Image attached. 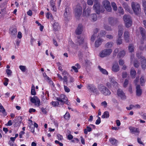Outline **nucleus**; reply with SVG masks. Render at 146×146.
Masks as SVG:
<instances>
[{"instance_id": "nucleus-32", "label": "nucleus", "mask_w": 146, "mask_h": 146, "mask_svg": "<svg viewBox=\"0 0 146 146\" xmlns=\"http://www.w3.org/2000/svg\"><path fill=\"white\" fill-rule=\"evenodd\" d=\"M64 117L66 120H68L70 117V115L69 112H66L65 114L64 115Z\"/></svg>"}, {"instance_id": "nucleus-35", "label": "nucleus", "mask_w": 146, "mask_h": 146, "mask_svg": "<svg viewBox=\"0 0 146 146\" xmlns=\"http://www.w3.org/2000/svg\"><path fill=\"white\" fill-rule=\"evenodd\" d=\"M140 30L141 33V34L142 37L143 38L145 36V30L142 27L140 28Z\"/></svg>"}, {"instance_id": "nucleus-42", "label": "nucleus", "mask_w": 146, "mask_h": 146, "mask_svg": "<svg viewBox=\"0 0 146 146\" xmlns=\"http://www.w3.org/2000/svg\"><path fill=\"white\" fill-rule=\"evenodd\" d=\"M4 82L3 83V84L5 86H6L8 84V82L9 81V79L8 78H4Z\"/></svg>"}, {"instance_id": "nucleus-28", "label": "nucleus", "mask_w": 146, "mask_h": 146, "mask_svg": "<svg viewBox=\"0 0 146 146\" xmlns=\"http://www.w3.org/2000/svg\"><path fill=\"white\" fill-rule=\"evenodd\" d=\"M109 115L108 111H105L102 115V117L103 118H107L109 117Z\"/></svg>"}, {"instance_id": "nucleus-9", "label": "nucleus", "mask_w": 146, "mask_h": 146, "mask_svg": "<svg viewBox=\"0 0 146 146\" xmlns=\"http://www.w3.org/2000/svg\"><path fill=\"white\" fill-rule=\"evenodd\" d=\"M30 100L32 103L34 104L35 105L37 106H39L40 104V100L36 96H34L33 97H30Z\"/></svg>"}, {"instance_id": "nucleus-58", "label": "nucleus", "mask_w": 146, "mask_h": 146, "mask_svg": "<svg viewBox=\"0 0 146 146\" xmlns=\"http://www.w3.org/2000/svg\"><path fill=\"white\" fill-rule=\"evenodd\" d=\"M72 69L74 70L76 72H78V68H77L75 66H73L72 67Z\"/></svg>"}, {"instance_id": "nucleus-36", "label": "nucleus", "mask_w": 146, "mask_h": 146, "mask_svg": "<svg viewBox=\"0 0 146 146\" xmlns=\"http://www.w3.org/2000/svg\"><path fill=\"white\" fill-rule=\"evenodd\" d=\"M125 54V52L123 50L119 52L118 55V56L119 58H121L123 57Z\"/></svg>"}, {"instance_id": "nucleus-19", "label": "nucleus", "mask_w": 146, "mask_h": 146, "mask_svg": "<svg viewBox=\"0 0 146 146\" xmlns=\"http://www.w3.org/2000/svg\"><path fill=\"white\" fill-rule=\"evenodd\" d=\"M84 39L83 38H78L76 44L77 45H81L84 44Z\"/></svg>"}, {"instance_id": "nucleus-44", "label": "nucleus", "mask_w": 146, "mask_h": 146, "mask_svg": "<svg viewBox=\"0 0 146 146\" xmlns=\"http://www.w3.org/2000/svg\"><path fill=\"white\" fill-rule=\"evenodd\" d=\"M118 11L122 15L124 13V11L123 9L121 7H118Z\"/></svg>"}, {"instance_id": "nucleus-34", "label": "nucleus", "mask_w": 146, "mask_h": 146, "mask_svg": "<svg viewBox=\"0 0 146 146\" xmlns=\"http://www.w3.org/2000/svg\"><path fill=\"white\" fill-rule=\"evenodd\" d=\"M19 69L23 72H25L26 71L27 68L26 66H25L20 65L19 66Z\"/></svg>"}, {"instance_id": "nucleus-50", "label": "nucleus", "mask_w": 146, "mask_h": 146, "mask_svg": "<svg viewBox=\"0 0 146 146\" xmlns=\"http://www.w3.org/2000/svg\"><path fill=\"white\" fill-rule=\"evenodd\" d=\"M46 18L48 19H49L50 18V17L52 18V15L51 13H48V12L47 13H46Z\"/></svg>"}, {"instance_id": "nucleus-21", "label": "nucleus", "mask_w": 146, "mask_h": 146, "mask_svg": "<svg viewBox=\"0 0 146 146\" xmlns=\"http://www.w3.org/2000/svg\"><path fill=\"white\" fill-rule=\"evenodd\" d=\"M17 33V29L15 28H11L9 29V33L12 35L16 34Z\"/></svg>"}, {"instance_id": "nucleus-20", "label": "nucleus", "mask_w": 146, "mask_h": 146, "mask_svg": "<svg viewBox=\"0 0 146 146\" xmlns=\"http://www.w3.org/2000/svg\"><path fill=\"white\" fill-rule=\"evenodd\" d=\"M129 129L130 132L133 133H139V129L137 128L131 127H129Z\"/></svg>"}, {"instance_id": "nucleus-63", "label": "nucleus", "mask_w": 146, "mask_h": 146, "mask_svg": "<svg viewBox=\"0 0 146 146\" xmlns=\"http://www.w3.org/2000/svg\"><path fill=\"white\" fill-rule=\"evenodd\" d=\"M57 78L60 81L63 80V78L62 76L59 74H57Z\"/></svg>"}, {"instance_id": "nucleus-27", "label": "nucleus", "mask_w": 146, "mask_h": 146, "mask_svg": "<svg viewBox=\"0 0 146 146\" xmlns=\"http://www.w3.org/2000/svg\"><path fill=\"white\" fill-rule=\"evenodd\" d=\"M129 32L128 31H125L124 33V37L125 40L127 42L129 41Z\"/></svg>"}, {"instance_id": "nucleus-37", "label": "nucleus", "mask_w": 146, "mask_h": 146, "mask_svg": "<svg viewBox=\"0 0 146 146\" xmlns=\"http://www.w3.org/2000/svg\"><path fill=\"white\" fill-rule=\"evenodd\" d=\"M111 6L113 8V10L114 11H116L117 9V7L115 3L113 2L111 3Z\"/></svg>"}, {"instance_id": "nucleus-22", "label": "nucleus", "mask_w": 146, "mask_h": 146, "mask_svg": "<svg viewBox=\"0 0 146 146\" xmlns=\"http://www.w3.org/2000/svg\"><path fill=\"white\" fill-rule=\"evenodd\" d=\"M50 6L52 10L54 11H56V9L55 6V3L53 0H51L50 1Z\"/></svg>"}, {"instance_id": "nucleus-64", "label": "nucleus", "mask_w": 146, "mask_h": 146, "mask_svg": "<svg viewBox=\"0 0 146 146\" xmlns=\"http://www.w3.org/2000/svg\"><path fill=\"white\" fill-rule=\"evenodd\" d=\"M35 109L33 108H30L29 110V112L31 113L32 112H35Z\"/></svg>"}, {"instance_id": "nucleus-13", "label": "nucleus", "mask_w": 146, "mask_h": 146, "mask_svg": "<svg viewBox=\"0 0 146 146\" xmlns=\"http://www.w3.org/2000/svg\"><path fill=\"white\" fill-rule=\"evenodd\" d=\"M117 94L118 96L122 100L126 99V96L125 93L120 89H118L117 91Z\"/></svg>"}, {"instance_id": "nucleus-46", "label": "nucleus", "mask_w": 146, "mask_h": 146, "mask_svg": "<svg viewBox=\"0 0 146 146\" xmlns=\"http://www.w3.org/2000/svg\"><path fill=\"white\" fill-rule=\"evenodd\" d=\"M51 104L54 106H58L59 104L58 102H51Z\"/></svg>"}, {"instance_id": "nucleus-24", "label": "nucleus", "mask_w": 146, "mask_h": 146, "mask_svg": "<svg viewBox=\"0 0 146 146\" xmlns=\"http://www.w3.org/2000/svg\"><path fill=\"white\" fill-rule=\"evenodd\" d=\"M90 13V9H88L86 11H84L83 13V15L84 17H88L89 14Z\"/></svg>"}, {"instance_id": "nucleus-40", "label": "nucleus", "mask_w": 146, "mask_h": 146, "mask_svg": "<svg viewBox=\"0 0 146 146\" xmlns=\"http://www.w3.org/2000/svg\"><path fill=\"white\" fill-rule=\"evenodd\" d=\"M49 99L48 97H46V96H44L42 99V101L43 103L46 102H47V100Z\"/></svg>"}, {"instance_id": "nucleus-62", "label": "nucleus", "mask_w": 146, "mask_h": 146, "mask_svg": "<svg viewBox=\"0 0 146 146\" xmlns=\"http://www.w3.org/2000/svg\"><path fill=\"white\" fill-rule=\"evenodd\" d=\"M128 84V81L127 80H125L124 81L123 84V86L124 87H126Z\"/></svg>"}, {"instance_id": "nucleus-31", "label": "nucleus", "mask_w": 146, "mask_h": 146, "mask_svg": "<svg viewBox=\"0 0 146 146\" xmlns=\"http://www.w3.org/2000/svg\"><path fill=\"white\" fill-rule=\"evenodd\" d=\"M136 72L133 68H131L130 71V75L132 77L134 78Z\"/></svg>"}, {"instance_id": "nucleus-18", "label": "nucleus", "mask_w": 146, "mask_h": 146, "mask_svg": "<svg viewBox=\"0 0 146 146\" xmlns=\"http://www.w3.org/2000/svg\"><path fill=\"white\" fill-rule=\"evenodd\" d=\"M136 95L138 96H141L142 93L141 90L140 88V87L139 85H137L136 86Z\"/></svg>"}, {"instance_id": "nucleus-4", "label": "nucleus", "mask_w": 146, "mask_h": 146, "mask_svg": "<svg viewBox=\"0 0 146 146\" xmlns=\"http://www.w3.org/2000/svg\"><path fill=\"white\" fill-rule=\"evenodd\" d=\"M131 6L135 14H138L140 13L141 11L140 6L138 3L132 2L131 3Z\"/></svg>"}, {"instance_id": "nucleus-49", "label": "nucleus", "mask_w": 146, "mask_h": 146, "mask_svg": "<svg viewBox=\"0 0 146 146\" xmlns=\"http://www.w3.org/2000/svg\"><path fill=\"white\" fill-rule=\"evenodd\" d=\"M112 46V44L111 42H108L106 45V47L107 48L111 47Z\"/></svg>"}, {"instance_id": "nucleus-60", "label": "nucleus", "mask_w": 146, "mask_h": 146, "mask_svg": "<svg viewBox=\"0 0 146 146\" xmlns=\"http://www.w3.org/2000/svg\"><path fill=\"white\" fill-rule=\"evenodd\" d=\"M25 133V132L23 131H21L19 134V137L20 138H22L23 137V135Z\"/></svg>"}, {"instance_id": "nucleus-52", "label": "nucleus", "mask_w": 146, "mask_h": 146, "mask_svg": "<svg viewBox=\"0 0 146 146\" xmlns=\"http://www.w3.org/2000/svg\"><path fill=\"white\" fill-rule=\"evenodd\" d=\"M134 66L135 67H138L139 65V64L138 63V62L137 60H135V61H134Z\"/></svg>"}, {"instance_id": "nucleus-61", "label": "nucleus", "mask_w": 146, "mask_h": 146, "mask_svg": "<svg viewBox=\"0 0 146 146\" xmlns=\"http://www.w3.org/2000/svg\"><path fill=\"white\" fill-rule=\"evenodd\" d=\"M81 141L82 144L83 145L85 144V140L83 138V137L82 136L80 137Z\"/></svg>"}, {"instance_id": "nucleus-25", "label": "nucleus", "mask_w": 146, "mask_h": 146, "mask_svg": "<svg viewBox=\"0 0 146 146\" xmlns=\"http://www.w3.org/2000/svg\"><path fill=\"white\" fill-rule=\"evenodd\" d=\"M123 7L127 11L130 12V8L126 3H124L123 4Z\"/></svg>"}, {"instance_id": "nucleus-2", "label": "nucleus", "mask_w": 146, "mask_h": 146, "mask_svg": "<svg viewBox=\"0 0 146 146\" xmlns=\"http://www.w3.org/2000/svg\"><path fill=\"white\" fill-rule=\"evenodd\" d=\"M109 78V81L106 83V86L110 88H116L117 87L118 84L115 80L114 78L110 76Z\"/></svg>"}, {"instance_id": "nucleus-51", "label": "nucleus", "mask_w": 146, "mask_h": 146, "mask_svg": "<svg viewBox=\"0 0 146 146\" xmlns=\"http://www.w3.org/2000/svg\"><path fill=\"white\" fill-rule=\"evenodd\" d=\"M101 122V119L99 117H98V118L96 121V124L99 125Z\"/></svg>"}, {"instance_id": "nucleus-7", "label": "nucleus", "mask_w": 146, "mask_h": 146, "mask_svg": "<svg viewBox=\"0 0 146 146\" xmlns=\"http://www.w3.org/2000/svg\"><path fill=\"white\" fill-rule=\"evenodd\" d=\"M82 8L80 5L78 4L74 9V12L76 17H79L82 13Z\"/></svg>"}, {"instance_id": "nucleus-59", "label": "nucleus", "mask_w": 146, "mask_h": 146, "mask_svg": "<svg viewBox=\"0 0 146 146\" xmlns=\"http://www.w3.org/2000/svg\"><path fill=\"white\" fill-rule=\"evenodd\" d=\"M62 74L64 76H68L69 75L68 73L66 71H64L62 72Z\"/></svg>"}, {"instance_id": "nucleus-3", "label": "nucleus", "mask_w": 146, "mask_h": 146, "mask_svg": "<svg viewBox=\"0 0 146 146\" xmlns=\"http://www.w3.org/2000/svg\"><path fill=\"white\" fill-rule=\"evenodd\" d=\"M98 88L101 92L105 96L109 95L111 94V92L108 89L102 84L99 85Z\"/></svg>"}, {"instance_id": "nucleus-56", "label": "nucleus", "mask_w": 146, "mask_h": 146, "mask_svg": "<svg viewBox=\"0 0 146 146\" xmlns=\"http://www.w3.org/2000/svg\"><path fill=\"white\" fill-rule=\"evenodd\" d=\"M12 124V123L11 120H9L8 121L7 123L5 124L6 126H11Z\"/></svg>"}, {"instance_id": "nucleus-6", "label": "nucleus", "mask_w": 146, "mask_h": 146, "mask_svg": "<svg viewBox=\"0 0 146 146\" xmlns=\"http://www.w3.org/2000/svg\"><path fill=\"white\" fill-rule=\"evenodd\" d=\"M125 26L127 27H130L132 24V21L130 16L125 15L123 17Z\"/></svg>"}, {"instance_id": "nucleus-33", "label": "nucleus", "mask_w": 146, "mask_h": 146, "mask_svg": "<svg viewBox=\"0 0 146 146\" xmlns=\"http://www.w3.org/2000/svg\"><path fill=\"white\" fill-rule=\"evenodd\" d=\"M35 86L33 85H32L31 87V93L32 95H36V92L35 90Z\"/></svg>"}, {"instance_id": "nucleus-10", "label": "nucleus", "mask_w": 146, "mask_h": 146, "mask_svg": "<svg viewBox=\"0 0 146 146\" xmlns=\"http://www.w3.org/2000/svg\"><path fill=\"white\" fill-rule=\"evenodd\" d=\"M112 52V50L111 49H104L100 53V56L101 57H104L109 55Z\"/></svg>"}, {"instance_id": "nucleus-23", "label": "nucleus", "mask_w": 146, "mask_h": 146, "mask_svg": "<svg viewBox=\"0 0 146 146\" xmlns=\"http://www.w3.org/2000/svg\"><path fill=\"white\" fill-rule=\"evenodd\" d=\"M111 143L113 145H115L118 143L117 141L113 137H111L109 139Z\"/></svg>"}, {"instance_id": "nucleus-39", "label": "nucleus", "mask_w": 146, "mask_h": 146, "mask_svg": "<svg viewBox=\"0 0 146 146\" xmlns=\"http://www.w3.org/2000/svg\"><path fill=\"white\" fill-rule=\"evenodd\" d=\"M140 82L141 86H143L145 82V80L144 79L143 76H142L141 77L140 80Z\"/></svg>"}, {"instance_id": "nucleus-38", "label": "nucleus", "mask_w": 146, "mask_h": 146, "mask_svg": "<svg viewBox=\"0 0 146 146\" xmlns=\"http://www.w3.org/2000/svg\"><path fill=\"white\" fill-rule=\"evenodd\" d=\"M123 30L122 29H119L118 31V37L119 38H120L123 34Z\"/></svg>"}, {"instance_id": "nucleus-11", "label": "nucleus", "mask_w": 146, "mask_h": 146, "mask_svg": "<svg viewBox=\"0 0 146 146\" xmlns=\"http://www.w3.org/2000/svg\"><path fill=\"white\" fill-rule=\"evenodd\" d=\"M87 88L89 91L91 92L98 93L97 88L92 84H88L87 86Z\"/></svg>"}, {"instance_id": "nucleus-12", "label": "nucleus", "mask_w": 146, "mask_h": 146, "mask_svg": "<svg viewBox=\"0 0 146 146\" xmlns=\"http://www.w3.org/2000/svg\"><path fill=\"white\" fill-rule=\"evenodd\" d=\"M103 5L108 12H110L112 10L110 3L109 1L106 0L103 2Z\"/></svg>"}, {"instance_id": "nucleus-43", "label": "nucleus", "mask_w": 146, "mask_h": 146, "mask_svg": "<svg viewBox=\"0 0 146 146\" xmlns=\"http://www.w3.org/2000/svg\"><path fill=\"white\" fill-rule=\"evenodd\" d=\"M64 89L66 92L68 93L70 92V90L69 88L65 85H64Z\"/></svg>"}, {"instance_id": "nucleus-54", "label": "nucleus", "mask_w": 146, "mask_h": 146, "mask_svg": "<svg viewBox=\"0 0 146 146\" xmlns=\"http://www.w3.org/2000/svg\"><path fill=\"white\" fill-rule=\"evenodd\" d=\"M57 139L58 140H61L63 139V137L62 135L59 134H58L57 135Z\"/></svg>"}, {"instance_id": "nucleus-53", "label": "nucleus", "mask_w": 146, "mask_h": 146, "mask_svg": "<svg viewBox=\"0 0 146 146\" xmlns=\"http://www.w3.org/2000/svg\"><path fill=\"white\" fill-rule=\"evenodd\" d=\"M135 105H131L129 107H127V109L128 110H130L132 109L135 108Z\"/></svg>"}, {"instance_id": "nucleus-57", "label": "nucleus", "mask_w": 146, "mask_h": 146, "mask_svg": "<svg viewBox=\"0 0 146 146\" xmlns=\"http://www.w3.org/2000/svg\"><path fill=\"white\" fill-rule=\"evenodd\" d=\"M104 28L108 31H109L111 30L110 27L107 25H105L104 26Z\"/></svg>"}, {"instance_id": "nucleus-15", "label": "nucleus", "mask_w": 146, "mask_h": 146, "mask_svg": "<svg viewBox=\"0 0 146 146\" xmlns=\"http://www.w3.org/2000/svg\"><path fill=\"white\" fill-rule=\"evenodd\" d=\"M83 30V27L81 24L78 25L77 28L76 29L75 32L77 35L81 34Z\"/></svg>"}, {"instance_id": "nucleus-45", "label": "nucleus", "mask_w": 146, "mask_h": 146, "mask_svg": "<svg viewBox=\"0 0 146 146\" xmlns=\"http://www.w3.org/2000/svg\"><path fill=\"white\" fill-rule=\"evenodd\" d=\"M101 105L102 106H103L104 108H106L107 106V103L106 101H104L102 102L101 103Z\"/></svg>"}, {"instance_id": "nucleus-41", "label": "nucleus", "mask_w": 146, "mask_h": 146, "mask_svg": "<svg viewBox=\"0 0 146 146\" xmlns=\"http://www.w3.org/2000/svg\"><path fill=\"white\" fill-rule=\"evenodd\" d=\"M129 50L130 52H132L133 51L134 47L133 45L132 44H130L129 46Z\"/></svg>"}, {"instance_id": "nucleus-16", "label": "nucleus", "mask_w": 146, "mask_h": 146, "mask_svg": "<svg viewBox=\"0 0 146 146\" xmlns=\"http://www.w3.org/2000/svg\"><path fill=\"white\" fill-rule=\"evenodd\" d=\"M119 66L117 63H114L112 67V70L114 72H117L119 70Z\"/></svg>"}, {"instance_id": "nucleus-26", "label": "nucleus", "mask_w": 146, "mask_h": 146, "mask_svg": "<svg viewBox=\"0 0 146 146\" xmlns=\"http://www.w3.org/2000/svg\"><path fill=\"white\" fill-rule=\"evenodd\" d=\"M0 112H2L5 116L7 115L5 109L1 104H0Z\"/></svg>"}, {"instance_id": "nucleus-17", "label": "nucleus", "mask_w": 146, "mask_h": 146, "mask_svg": "<svg viewBox=\"0 0 146 146\" xmlns=\"http://www.w3.org/2000/svg\"><path fill=\"white\" fill-rule=\"evenodd\" d=\"M53 28L54 31H56L60 30V27L58 23L55 22L53 25Z\"/></svg>"}, {"instance_id": "nucleus-5", "label": "nucleus", "mask_w": 146, "mask_h": 146, "mask_svg": "<svg viewBox=\"0 0 146 146\" xmlns=\"http://www.w3.org/2000/svg\"><path fill=\"white\" fill-rule=\"evenodd\" d=\"M106 34L105 32L103 31H101L100 34L97 36L98 39L96 40L95 42V46L96 47H98L101 44L102 40L100 38L104 37Z\"/></svg>"}, {"instance_id": "nucleus-55", "label": "nucleus", "mask_w": 146, "mask_h": 146, "mask_svg": "<svg viewBox=\"0 0 146 146\" xmlns=\"http://www.w3.org/2000/svg\"><path fill=\"white\" fill-rule=\"evenodd\" d=\"M35 41V39L32 36L31 39V43L32 45H33L34 42Z\"/></svg>"}, {"instance_id": "nucleus-48", "label": "nucleus", "mask_w": 146, "mask_h": 146, "mask_svg": "<svg viewBox=\"0 0 146 146\" xmlns=\"http://www.w3.org/2000/svg\"><path fill=\"white\" fill-rule=\"evenodd\" d=\"M6 72L8 76L11 75L12 73L11 71L10 70L8 69H7L6 70Z\"/></svg>"}, {"instance_id": "nucleus-30", "label": "nucleus", "mask_w": 146, "mask_h": 146, "mask_svg": "<svg viewBox=\"0 0 146 146\" xmlns=\"http://www.w3.org/2000/svg\"><path fill=\"white\" fill-rule=\"evenodd\" d=\"M99 69L100 70V71L103 74H108V72L105 69H104L102 68L100 66H98V67Z\"/></svg>"}, {"instance_id": "nucleus-29", "label": "nucleus", "mask_w": 146, "mask_h": 146, "mask_svg": "<svg viewBox=\"0 0 146 146\" xmlns=\"http://www.w3.org/2000/svg\"><path fill=\"white\" fill-rule=\"evenodd\" d=\"M90 18L92 21H95L97 19L96 15V14H92L90 15Z\"/></svg>"}, {"instance_id": "nucleus-1", "label": "nucleus", "mask_w": 146, "mask_h": 146, "mask_svg": "<svg viewBox=\"0 0 146 146\" xmlns=\"http://www.w3.org/2000/svg\"><path fill=\"white\" fill-rule=\"evenodd\" d=\"M94 2L95 4L94 6V9L96 13L99 14L101 12L100 4L98 2L97 0H88L87 3L88 5H92Z\"/></svg>"}, {"instance_id": "nucleus-14", "label": "nucleus", "mask_w": 146, "mask_h": 146, "mask_svg": "<svg viewBox=\"0 0 146 146\" xmlns=\"http://www.w3.org/2000/svg\"><path fill=\"white\" fill-rule=\"evenodd\" d=\"M57 100L62 104H64L67 100V98L65 95L62 94L59 97L57 98Z\"/></svg>"}, {"instance_id": "nucleus-8", "label": "nucleus", "mask_w": 146, "mask_h": 146, "mask_svg": "<svg viewBox=\"0 0 146 146\" xmlns=\"http://www.w3.org/2000/svg\"><path fill=\"white\" fill-rule=\"evenodd\" d=\"M137 56L139 59H140L141 61V67L143 69H145L146 68V66L145 64H146V60L145 59L144 57L141 56V53L140 54L138 53L137 54Z\"/></svg>"}, {"instance_id": "nucleus-47", "label": "nucleus", "mask_w": 146, "mask_h": 146, "mask_svg": "<svg viewBox=\"0 0 146 146\" xmlns=\"http://www.w3.org/2000/svg\"><path fill=\"white\" fill-rule=\"evenodd\" d=\"M64 76L63 78V83L64 84L65 82H66V83L68 81V78L67 76Z\"/></svg>"}]
</instances>
